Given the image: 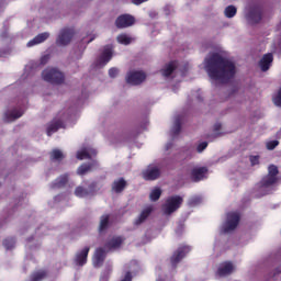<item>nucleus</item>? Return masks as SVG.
Segmentation results:
<instances>
[{"instance_id":"obj_1","label":"nucleus","mask_w":281,"mask_h":281,"mask_svg":"<svg viewBox=\"0 0 281 281\" xmlns=\"http://www.w3.org/2000/svg\"><path fill=\"white\" fill-rule=\"evenodd\" d=\"M205 69L211 80L222 85H227L236 76V65L218 53H213L206 58Z\"/></svg>"},{"instance_id":"obj_2","label":"nucleus","mask_w":281,"mask_h":281,"mask_svg":"<svg viewBox=\"0 0 281 281\" xmlns=\"http://www.w3.org/2000/svg\"><path fill=\"white\" fill-rule=\"evenodd\" d=\"M42 78L50 85H63L65 82V75L56 68H46L43 70Z\"/></svg>"},{"instance_id":"obj_3","label":"nucleus","mask_w":281,"mask_h":281,"mask_svg":"<svg viewBox=\"0 0 281 281\" xmlns=\"http://www.w3.org/2000/svg\"><path fill=\"white\" fill-rule=\"evenodd\" d=\"M183 204V198L181 195H172L167 198L166 203L162 205L164 214L170 216V214H175L179 207Z\"/></svg>"},{"instance_id":"obj_4","label":"nucleus","mask_w":281,"mask_h":281,"mask_svg":"<svg viewBox=\"0 0 281 281\" xmlns=\"http://www.w3.org/2000/svg\"><path fill=\"white\" fill-rule=\"evenodd\" d=\"M280 171L276 165H270L268 168V175L265 176L261 181V188H271V186H276L278 183V175Z\"/></svg>"},{"instance_id":"obj_5","label":"nucleus","mask_w":281,"mask_h":281,"mask_svg":"<svg viewBox=\"0 0 281 281\" xmlns=\"http://www.w3.org/2000/svg\"><path fill=\"white\" fill-rule=\"evenodd\" d=\"M238 223H240V214L237 212H229L226 215V222L224 223L222 229L224 234H228V232H234L238 227Z\"/></svg>"},{"instance_id":"obj_6","label":"nucleus","mask_w":281,"mask_h":281,"mask_svg":"<svg viewBox=\"0 0 281 281\" xmlns=\"http://www.w3.org/2000/svg\"><path fill=\"white\" fill-rule=\"evenodd\" d=\"M76 36V31L74 27H64L60 30L59 35L56 40V45L59 47H66L71 43V40Z\"/></svg>"},{"instance_id":"obj_7","label":"nucleus","mask_w":281,"mask_h":281,"mask_svg":"<svg viewBox=\"0 0 281 281\" xmlns=\"http://www.w3.org/2000/svg\"><path fill=\"white\" fill-rule=\"evenodd\" d=\"M135 25V16L128 13L121 14L115 20V26L117 30H125Z\"/></svg>"},{"instance_id":"obj_8","label":"nucleus","mask_w":281,"mask_h":281,"mask_svg":"<svg viewBox=\"0 0 281 281\" xmlns=\"http://www.w3.org/2000/svg\"><path fill=\"white\" fill-rule=\"evenodd\" d=\"M113 58V48L111 46H104L103 52L95 60V67H104Z\"/></svg>"},{"instance_id":"obj_9","label":"nucleus","mask_w":281,"mask_h":281,"mask_svg":"<svg viewBox=\"0 0 281 281\" xmlns=\"http://www.w3.org/2000/svg\"><path fill=\"white\" fill-rule=\"evenodd\" d=\"M246 19L250 25H256L262 21V8L260 7H254L250 9V11L247 13Z\"/></svg>"},{"instance_id":"obj_10","label":"nucleus","mask_w":281,"mask_h":281,"mask_svg":"<svg viewBox=\"0 0 281 281\" xmlns=\"http://www.w3.org/2000/svg\"><path fill=\"white\" fill-rule=\"evenodd\" d=\"M146 80V72L144 71H130L126 77L127 85H142Z\"/></svg>"},{"instance_id":"obj_11","label":"nucleus","mask_w":281,"mask_h":281,"mask_svg":"<svg viewBox=\"0 0 281 281\" xmlns=\"http://www.w3.org/2000/svg\"><path fill=\"white\" fill-rule=\"evenodd\" d=\"M161 177V170L159 167H148L145 171H143V178L145 181H157Z\"/></svg>"},{"instance_id":"obj_12","label":"nucleus","mask_w":281,"mask_h":281,"mask_svg":"<svg viewBox=\"0 0 281 281\" xmlns=\"http://www.w3.org/2000/svg\"><path fill=\"white\" fill-rule=\"evenodd\" d=\"M187 254H190V248L188 246L179 247L171 257V265H179V262L186 258Z\"/></svg>"},{"instance_id":"obj_13","label":"nucleus","mask_w":281,"mask_h":281,"mask_svg":"<svg viewBox=\"0 0 281 281\" xmlns=\"http://www.w3.org/2000/svg\"><path fill=\"white\" fill-rule=\"evenodd\" d=\"M89 251L91 248L86 246L82 250L78 251L75 257V262L78 267H85L87 265V258H89Z\"/></svg>"},{"instance_id":"obj_14","label":"nucleus","mask_w":281,"mask_h":281,"mask_svg":"<svg viewBox=\"0 0 281 281\" xmlns=\"http://www.w3.org/2000/svg\"><path fill=\"white\" fill-rule=\"evenodd\" d=\"M205 175H207L206 167L193 168L191 170V181H193L194 183H199V181H202V179H205Z\"/></svg>"},{"instance_id":"obj_15","label":"nucleus","mask_w":281,"mask_h":281,"mask_svg":"<svg viewBox=\"0 0 281 281\" xmlns=\"http://www.w3.org/2000/svg\"><path fill=\"white\" fill-rule=\"evenodd\" d=\"M59 128H65V123L60 119H54L46 128L48 137H52V135H54V133H57Z\"/></svg>"},{"instance_id":"obj_16","label":"nucleus","mask_w":281,"mask_h":281,"mask_svg":"<svg viewBox=\"0 0 281 281\" xmlns=\"http://www.w3.org/2000/svg\"><path fill=\"white\" fill-rule=\"evenodd\" d=\"M105 259H106V250L102 247L97 248L93 256V266L102 267V265H104Z\"/></svg>"},{"instance_id":"obj_17","label":"nucleus","mask_w":281,"mask_h":281,"mask_svg":"<svg viewBox=\"0 0 281 281\" xmlns=\"http://www.w3.org/2000/svg\"><path fill=\"white\" fill-rule=\"evenodd\" d=\"M272 64H273V54L267 53L260 59L259 67H260L261 71H269V69H271Z\"/></svg>"},{"instance_id":"obj_18","label":"nucleus","mask_w":281,"mask_h":281,"mask_svg":"<svg viewBox=\"0 0 281 281\" xmlns=\"http://www.w3.org/2000/svg\"><path fill=\"white\" fill-rule=\"evenodd\" d=\"M234 272V263L232 261H225L224 263H221V266L217 269V276L220 278H225V276H231V273Z\"/></svg>"},{"instance_id":"obj_19","label":"nucleus","mask_w":281,"mask_h":281,"mask_svg":"<svg viewBox=\"0 0 281 281\" xmlns=\"http://www.w3.org/2000/svg\"><path fill=\"white\" fill-rule=\"evenodd\" d=\"M122 243H124V238L122 236L113 237L105 243L104 249H106L108 251H111L113 249H120V247H122Z\"/></svg>"},{"instance_id":"obj_20","label":"nucleus","mask_w":281,"mask_h":281,"mask_svg":"<svg viewBox=\"0 0 281 281\" xmlns=\"http://www.w3.org/2000/svg\"><path fill=\"white\" fill-rule=\"evenodd\" d=\"M126 186H128V182H126L124 178H119L112 183V192H115V194H122V191L126 190Z\"/></svg>"},{"instance_id":"obj_21","label":"nucleus","mask_w":281,"mask_h":281,"mask_svg":"<svg viewBox=\"0 0 281 281\" xmlns=\"http://www.w3.org/2000/svg\"><path fill=\"white\" fill-rule=\"evenodd\" d=\"M150 214H153V206H147L140 212L138 217L134 221V225H142V223H145L148 216H150Z\"/></svg>"},{"instance_id":"obj_22","label":"nucleus","mask_w":281,"mask_h":281,"mask_svg":"<svg viewBox=\"0 0 281 281\" xmlns=\"http://www.w3.org/2000/svg\"><path fill=\"white\" fill-rule=\"evenodd\" d=\"M69 181V175L65 173L57 178L54 182H52L50 188L53 190L65 188Z\"/></svg>"},{"instance_id":"obj_23","label":"nucleus","mask_w":281,"mask_h":281,"mask_svg":"<svg viewBox=\"0 0 281 281\" xmlns=\"http://www.w3.org/2000/svg\"><path fill=\"white\" fill-rule=\"evenodd\" d=\"M49 38V33H41L37 36H35L33 40H31L26 46L27 47H34V45H41V43H45Z\"/></svg>"},{"instance_id":"obj_24","label":"nucleus","mask_w":281,"mask_h":281,"mask_svg":"<svg viewBox=\"0 0 281 281\" xmlns=\"http://www.w3.org/2000/svg\"><path fill=\"white\" fill-rule=\"evenodd\" d=\"M93 168H98V162L93 160L92 162L83 164L77 169V173L80 176L87 175V172H91Z\"/></svg>"},{"instance_id":"obj_25","label":"nucleus","mask_w":281,"mask_h":281,"mask_svg":"<svg viewBox=\"0 0 281 281\" xmlns=\"http://www.w3.org/2000/svg\"><path fill=\"white\" fill-rule=\"evenodd\" d=\"M95 155H98V150H95L93 148L83 149V150L77 153V159H79V160L91 159V157H95Z\"/></svg>"},{"instance_id":"obj_26","label":"nucleus","mask_w":281,"mask_h":281,"mask_svg":"<svg viewBox=\"0 0 281 281\" xmlns=\"http://www.w3.org/2000/svg\"><path fill=\"white\" fill-rule=\"evenodd\" d=\"M23 116V112L21 110H13L11 112L4 113L5 122H14V120H19V117Z\"/></svg>"},{"instance_id":"obj_27","label":"nucleus","mask_w":281,"mask_h":281,"mask_svg":"<svg viewBox=\"0 0 281 281\" xmlns=\"http://www.w3.org/2000/svg\"><path fill=\"white\" fill-rule=\"evenodd\" d=\"M176 69H177V64H175V61H170L165 66V69L161 70V74L165 78H170V76L175 74Z\"/></svg>"},{"instance_id":"obj_28","label":"nucleus","mask_w":281,"mask_h":281,"mask_svg":"<svg viewBox=\"0 0 281 281\" xmlns=\"http://www.w3.org/2000/svg\"><path fill=\"white\" fill-rule=\"evenodd\" d=\"M111 218L110 214L102 215L99 224V234L106 232L109 229V221Z\"/></svg>"},{"instance_id":"obj_29","label":"nucleus","mask_w":281,"mask_h":281,"mask_svg":"<svg viewBox=\"0 0 281 281\" xmlns=\"http://www.w3.org/2000/svg\"><path fill=\"white\" fill-rule=\"evenodd\" d=\"M47 270H37L31 274L30 281H43L47 278Z\"/></svg>"},{"instance_id":"obj_30","label":"nucleus","mask_w":281,"mask_h":281,"mask_svg":"<svg viewBox=\"0 0 281 281\" xmlns=\"http://www.w3.org/2000/svg\"><path fill=\"white\" fill-rule=\"evenodd\" d=\"M50 161H63L65 159V154L60 149H53L49 153Z\"/></svg>"},{"instance_id":"obj_31","label":"nucleus","mask_w":281,"mask_h":281,"mask_svg":"<svg viewBox=\"0 0 281 281\" xmlns=\"http://www.w3.org/2000/svg\"><path fill=\"white\" fill-rule=\"evenodd\" d=\"M172 135L177 136L181 133V116H177L172 126Z\"/></svg>"},{"instance_id":"obj_32","label":"nucleus","mask_w":281,"mask_h":281,"mask_svg":"<svg viewBox=\"0 0 281 281\" xmlns=\"http://www.w3.org/2000/svg\"><path fill=\"white\" fill-rule=\"evenodd\" d=\"M236 12H238V10L236 9V7L234 5H228L226 7L224 14L227 19H234V16H236Z\"/></svg>"},{"instance_id":"obj_33","label":"nucleus","mask_w":281,"mask_h":281,"mask_svg":"<svg viewBox=\"0 0 281 281\" xmlns=\"http://www.w3.org/2000/svg\"><path fill=\"white\" fill-rule=\"evenodd\" d=\"M116 41L121 45H131V43L133 42V38L128 37V35H126V34H120L116 37Z\"/></svg>"},{"instance_id":"obj_34","label":"nucleus","mask_w":281,"mask_h":281,"mask_svg":"<svg viewBox=\"0 0 281 281\" xmlns=\"http://www.w3.org/2000/svg\"><path fill=\"white\" fill-rule=\"evenodd\" d=\"M76 196H79V199H83V196H89V190L82 188V187H77L75 190Z\"/></svg>"},{"instance_id":"obj_35","label":"nucleus","mask_w":281,"mask_h":281,"mask_svg":"<svg viewBox=\"0 0 281 281\" xmlns=\"http://www.w3.org/2000/svg\"><path fill=\"white\" fill-rule=\"evenodd\" d=\"M150 201H159L161 199V189L156 188L149 194Z\"/></svg>"},{"instance_id":"obj_36","label":"nucleus","mask_w":281,"mask_h":281,"mask_svg":"<svg viewBox=\"0 0 281 281\" xmlns=\"http://www.w3.org/2000/svg\"><path fill=\"white\" fill-rule=\"evenodd\" d=\"M14 245H16V239L14 237H9L3 240V247H5V249H13Z\"/></svg>"},{"instance_id":"obj_37","label":"nucleus","mask_w":281,"mask_h":281,"mask_svg":"<svg viewBox=\"0 0 281 281\" xmlns=\"http://www.w3.org/2000/svg\"><path fill=\"white\" fill-rule=\"evenodd\" d=\"M279 273H281V268H277L276 270L269 272V273L266 276V281H271V280H273V278H276V276H278Z\"/></svg>"},{"instance_id":"obj_38","label":"nucleus","mask_w":281,"mask_h":281,"mask_svg":"<svg viewBox=\"0 0 281 281\" xmlns=\"http://www.w3.org/2000/svg\"><path fill=\"white\" fill-rule=\"evenodd\" d=\"M89 194H95V192H98V190H100V188H98V182L93 181L89 184Z\"/></svg>"},{"instance_id":"obj_39","label":"nucleus","mask_w":281,"mask_h":281,"mask_svg":"<svg viewBox=\"0 0 281 281\" xmlns=\"http://www.w3.org/2000/svg\"><path fill=\"white\" fill-rule=\"evenodd\" d=\"M280 145V142H278V140H270V142H268L267 143V149L268 150H276V148H277V146H279Z\"/></svg>"},{"instance_id":"obj_40","label":"nucleus","mask_w":281,"mask_h":281,"mask_svg":"<svg viewBox=\"0 0 281 281\" xmlns=\"http://www.w3.org/2000/svg\"><path fill=\"white\" fill-rule=\"evenodd\" d=\"M120 74V70L117 68H110L109 69V76L110 78H117V75Z\"/></svg>"},{"instance_id":"obj_41","label":"nucleus","mask_w":281,"mask_h":281,"mask_svg":"<svg viewBox=\"0 0 281 281\" xmlns=\"http://www.w3.org/2000/svg\"><path fill=\"white\" fill-rule=\"evenodd\" d=\"M207 148V142H202L198 145L196 150L198 153H203Z\"/></svg>"},{"instance_id":"obj_42","label":"nucleus","mask_w":281,"mask_h":281,"mask_svg":"<svg viewBox=\"0 0 281 281\" xmlns=\"http://www.w3.org/2000/svg\"><path fill=\"white\" fill-rule=\"evenodd\" d=\"M251 166H258L260 164V156H250Z\"/></svg>"},{"instance_id":"obj_43","label":"nucleus","mask_w":281,"mask_h":281,"mask_svg":"<svg viewBox=\"0 0 281 281\" xmlns=\"http://www.w3.org/2000/svg\"><path fill=\"white\" fill-rule=\"evenodd\" d=\"M49 58H52L49 56V54H46V55L42 56L41 59H40V64L41 65H47V63H49Z\"/></svg>"},{"instance_id":"obj_44","label":"nucleus","mask_w":281,"mask_h":281,"mask_svg":"<svg viewBox=\"0 0 281 281\" xmlns=\"http://www.w3.org/2000/svg\"><path fill=\"white\" fill-rule=\"evenodd\" d=\"M176 234L178 236H181V234H183V225H179L178 228L176 229Z\"/></svg>"},{"instance_id":"obj_45","label":"nucleus","mask_w":281,"mask_h":281,"mask_svg":"<svg viewBox=\"0 0 281 281\" xmlns=\"http://www.w3.org/2000/svg\"><path fill=\"white\" fill-rule=\"evenodd\" d=\"M214 131L215 132L221 131V123H217V124L214 125Z\"/></svg>"},{"instance_id":"obj_46","label":"nucleus","mask_w":281,"mask_h":281,"mask_svg":"<svg viewBox=\"0 0 281 281\" xmlns=\"http://www.w3.org/2000/svg\"><path fill=\"white\" fill-rule=\"evenodd\" d=\"M170 146H172V144H167V150L170 148Z\"/></svg>"}]
</instances>
